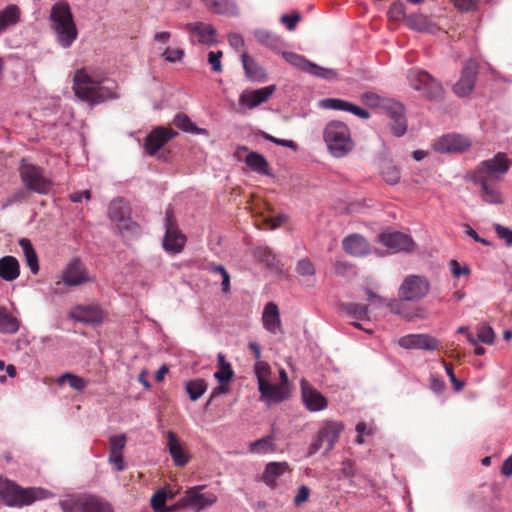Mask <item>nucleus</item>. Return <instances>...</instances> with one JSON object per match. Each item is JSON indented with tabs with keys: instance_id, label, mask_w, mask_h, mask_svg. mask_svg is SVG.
Here are the masks:
<instances>
[{
	"instance_id": "1",
	"label": "nucleus",
	"mask_w": 512,
	"mask_h": 512,
	"mask_svg": "<svg viewBox=\"0 0 512 512\" xmlns=\"http://www.w3.org/2000/svg\"><path fill=\"white\" fill-rule=\"evenodd\" d=\"M117 88V83L114 80L100 78L88 68L78 69L73 77L75 95L91 104L117 98Z\"/></svg>"
},
{
	"instance_id": "2",
	"label": "nucleus",
	"mask_w": 512,
	"mask_h": 512,
	"mask_svg": "<svg viewBox=\"0 0 512 512\" xmlns=\"http://www.w3.org/2000/svg\"><path fill=\"white\" fill-rule=\"evenodd\" d=\"M53 494L39 487L23 488L16 482L0 477V503L13 508H22L52 497Z\"/></svg>"
},
{
	"instance_id": "3",
	"label": "nucleus",
	"mask_w": 512,
	"mask_h": 512,
	"mask_svg": "<svg viewBox=\"0 0 512 512\" xmlns=\"http://www.w3.org/2000/svg\"><path fill=\"white\" fill-rule=\"evenodd\" d=\"M49 19L56 42L64 49L71 47L78 37V30L69 4L56 2L51 7Z\"/></svg>"
},
{
	"instance_id": "4",
	"label": "nucleus",
	"mask_w": 512,
	"mask_h": 512,
	"mask_svg": "<svg viewBox=\"0 0 512 512\" xmlns=\"http://www.w3.org/2000/svg\"><path fill=\"white\" fill-rule=\"evenodd\" d=\"M328 153L334 158H343L354 149V141L348 125L339 120L328 122L322 132Z\"/></svg>"
},
{
	"instance_id": "5",
	"label": "nucleus",
	"mask_w": 512,
	"mask_h": 512,
	"mask_svg": "<svg viewBox=\"0 0 512 512\" xmlns=\"http://www.w3.org/2000/svg\"><path fill=\"white\" fill-rule=\"evenodd\" d=\"M18 171L21 182L28 192L48 195L52 191L54 182L46 174L43 167L23 158L20 161Z\"/></svg>"
},
{
	"instance_id": "6",
	"label": "nucleus",
	"mask_w": 512,
	"mask_h": 512,
	"mask_svg": "<svg viewBox=\"0 0 512 512\" xmlns=\"http://www.w3.org/2000/svg\"><path fill=\"white\" fill-rule=\"evenodd\" d=\"M343 430L344 424L341 421H322L317 436L309 447L308 455L311 456L322 448L325 449L324 455H327L334 448Z\"/></svg>"
},
{
	"instance_id": "7",
	"label": "nucleus",
	"mask_w": 512,
	"mask_h": 512,
	"mask_svg": "<svg viewBox=\"0 0 512 512\" xmlns=\"http://www.w3.org/2000/svg\"><path fill=\"white\" fill-rule=\"evenodd\" d=\"M408 85L428 99H436L442 95V85L427 71L413 67L407 71Z\"/></svg>"
},
{
	"instance_id": "8",
	"label": "nucleus",
	"mask_w": 512,
	"mask_h": 512,
	"mask_svg": "<svg viewBox=\"0 0 512 512\" xmlns=\"http://www.w3.org/2000/svg\"><path fill=\"white\" fill-rule=\"evenodd\" d=\"M63 512H114L112 506L92 495L68 496L59 502Z\"/></svg>"
},
{
	"instance_id": "9",
	"label": "nucleus",
	"mask_w": 512,
	"mask_h": 512,
	"mask_svg": "<svg viewBox=\"0 0 512 512\" xmlns=\"http://www.w3.org/2000/svg\"><path fill=\"white\" fill-rule=\"evenodd\" d=\"M511 160L505 153L499 152L493 158L480 162L474 171V178L501 181L509 171Z\"/></svg>"
},
{
	"instance_id": "10",
	"label": "nucleus",
	"mask_w": 512,
	"mask_h": 512,
	"mask_svg": "<svg viewBox=\"0 0 512 512\" xmlns=\"http://www.w3.org/2000/svg\"><path fill=\"white\" fill-rule=\"evenodd\" d=\"M108 216L123 235L139 233V226L131 220L130 207L122 199H116L110 203Z\"/></svg>"
},
{
	"instance_id": "11",
	"label": "nucleus",
	"mask_w": 512,
	"mask_h": 512,
	"mask_svg": "<svg viewBox=\"0 0 512 512\" xmlns=\"http://www.w3.org/2000/svg\"><path fill=\"white\" fill-rule=\"evenodd\" d=\"M430 290L428 279L420 275H408L399 287V297L402 300L414 302L427 296Z\"/></svg>"
},
{
	"instance_id": "12",
	"label": "nucleus",
	"mask_w": 512,
	"mask_h": 512,
	"mask_svg": "<svg viewBox=\"0 0 512 512\" xmlns=\"http://www.w3.org/2000/svg\"><path fill=\"white\" fill-rule=\"evenodd\" d=\"M380 111L390 119L391 130L396 137H401L406 133L408 124L405 107L401 102L388 98Z\"/></svg>"
},
{
	"instance_id": "13",
	"label": "nucleus",
	"mask_w": 512,
	"mask_h": 512,
	"mask_svg": "<svg viewBox=\"0 0 512 512\" xmlns=\"http://www.w3.org/2000/svg\"><path fill=\"white\" fill-rule=\"evenodd\" d=\"M479 65L476 60H468L461 70L459 80L453 85V92L460 98L469 96L476 84Z\"/></svg>"
},
{
	"instance_id": "14",
	"label": "nucleus",
	"mask_w": 512,
	"mask_h": 512,
	"mask_svg": "<svg viewBox=\"0 0 512 512\" xmlns=\"http://www.w3.org/2000/svg\"><path fill=\"white\" fill-rule=\"evenodd\" d=\"M186 243V237L181 233L173 220V213L167 210L165 217V236L163 247L167 252L180 253Z\"/></svg>"
},
{
	"instance_id": "15",
	"label": "nucleus",
	"mask_w": 512,
	"mask_h": 512,
	"mask_svg": "<svg viewBox=\"0 0 512 512\" xmlns=\"http://www.w3.org/2000/svg\"><path fill=\"white\" fill-rule=\"evenodd\" d=\"M205 485H198L186 490L180 499L182 506L194 507L197 510L208 508L216 503L217 496L213 492H203Z\"/></svg>"
},
{
	"instance_id": "16",
	"label": "nucleus",
	"mask_w": 512,
	"mask_h": 512,
	"mask_svg": "<svg viewBox=\"0 0 512 512\" xmlns=\"http://www.w3.org/2000/svg\"><path fill=\"white\" fill-rule=\"evenodd\" d=\"M378 239L391 253L412 252L415 248L413 239L401 232L384 231Z\"/></svg>"
},
{
	"instance_id": "17",
	"label": "nucleus",
	"mask_w": 512,
	"mask_h": 512,
	"mask_svg": "<svg viewBox=\"0 0 512 512\" xmlns=\"http://www.w3.org/2000/svg\"><path fill=\"white\" fill-rule=\"evenodd\" d=\"M178 133L164 126L153 129L145 138L144 150L150 156H156L161 148Z\"/></svg>"
},
{
	"instance_id": "18",
	"label": "nucleus",
	"mask_w": 512,
	"mask_h": 512,
	"mask_svg": "<svg viewBox=\"0 0 512 512\" xmlns=\"http://www.w3.org/2000/svg\"><path fill=\"white\" fill-rule=\"evenodd\" d=\"M275 91V85H268L254 90L246 89L239 96V105L249 110L255 109L268 101Z\"/></svg>"
},
{
	"instance_id": "19",
	"label": "nucleus",
	"mask_w": 512,
	"mask_h": 512,
	"mask_svg": "<svg viewBox=\"0 0 512 512\" xmlns=\"http://www.w3.org/2000/svg\"><path fill=\"white\" fill-rule=\"evenodd\" d=\"M301 396L305 408L310 412L323 411L328 407L327 398L310 386L305 379L300 382Z\"/></svg>"
},
{
	"instance_id": "20",
	"label": "nucleus",
	"mask_w": 512,
	"mask_h": 512,
	"mask_svg": "<svg viewBox=\"0 0 512 512\" xmlns=\"http://www.w3.org/2000/svg\"><path fill=\"white\" fill-rule=\"evenodd\" d=\"M62 281L67 286H79L91 281L85 265L78 258L72 259L65 267Z\"/></svg>"
},
{
	"instance_id": "21",
	"label": "nucleus",
	"mask_w": 512,
	"mask_h": 512,
	"mask_svg": "<svg viewBox=\"0 0 512 512\" xmlns=\"http://www.w3.org/2000/svg\"><path fill=\"white\" fill-rule=\"evenodd\" d=\"M399 346L404 349H420L434 351L439 347V341L428 334H408L398 340Z\"/></svg>"
},
{
	"instance_id": "22",
	"label": "nucleus",
	"mask_w": 512,
	"mask_h": 512,
	"mask_svg": "<svg viewBox=\"0 0 512 512\" xmlns=\"http://www.w3.org/2000/svg\"><path fill=\"white\" fill-rule=\"evenodd\" d=\"M470 146V139L460 134L444 135L434 145L435 150L439 153L462 152Z\"/></svg>"
},
{
	"instance_id": "23",
	"label": "nucleus",
	"mask_w": 512,
	"mask_h": 512,
	"mask_svg": "<svg viewBox=\"0 0 512 512\" xmlns=\"http://www.w3.org/2000/svg\"><path fill=\"white\" fill-rule=\"evenodd\" d=\"M318 107L325 110L345 111L361 119H369L370 113L353 103L340 98H325L318 102Z\"/></svg>"
},
{
	"instance_id": "24",
	"label": "nucleus",
	"mask_w": 512,
	"mask_h": 512,
	"mask_svg": "<svg viewBox=\"0 0 512 512\" xmlns=\"http://www.w3.org/2000/svg\"><path fill=\"white\" fill-rule=\"evenodd\" d=\"M260 400L268 406L274 403H280L288 399L289 388L284 385L273 384L270 381L258 387Z\"/></svg>"
},
{
	"instance_id": "25",
	"label": "nucleus",
	"mask_w": 512,
	"mask_h": 512,
	"mask_svg": "<svg viewBox=\"0 0 512 512\" xmlns=\"http://www.w3.org/2000/svg\"><path fill=\"white\" fill-rule=\"evenodd\" d=\"M262 324L272 334L282 332L280 312L276 303L272 301L266 303L262 312Z\"/></svg>"
},
{
	"instance_id": "26",
	"label": "nucleus",
	"mask_w": 512,
	"mask_h": 512,
	"mask_svg": "<svg viewBox=\"0 0 512 512\" xmlns=\"http://www.w3.org/2000/svg\"><path fill=\"white\" fill-rule=\"evenodd\" d=\"M71 317L78 322L96 325L102 322L103 312L97 305L77 306L71 311Z\"/></svg>"
},
{
	"instance_id": "27",
	"label": "nucleus",
	"mask_w": 512,
	"mask_h": 512,
	"mask_svg": "<svg viewBox=\"0 0 512 512\" xmlns=\"http://www.w3.org/2000/svg\"><path fill=\"white\" fill-rule=\"evenodd\" d=\"M343 249L352 256H365L371 252L368 241L359 234H351L342 241Z\"/></svg>"
},
{
	"instance_id": "28",
	"label": "nucleus",
	"mask_w": 512,
	"mask_h": 512,
	"mask_svg": "<svg viewBox=\"0 0 512 512\" xmlns=\"http://www.w3.org/2000/svg\"><path fill=\"white\" fill-rule=\"evenodd\" d=\"M289 471V464L285 461L269 462L263 471L262 480L267 486L274 488L277 486L279 478Z\"/></svg>"
},
{
	"instance_id": "29",
	"label": "nucleus",
	"mask_w": 512,
	"mask_h": 512,
	"mask_svg": "<svg viewBox=\"0 0 512 512\" xmlns=\"http://www.w3.org/2000/svg\"><path fill=\"white\" fill-rule=\"evenodd\" d=\"M474 182L480 186V195L484 202L493 205H498L503 202L502 195L495 185L497 181L487 180L486 178H474Z\"/></svg>"
},
{
	"instance_id": "30",
	"label": "nucleus",
	"mask_w": 512,
	"mask_h": 512,
	"mask_svg": "<svg viewBox=\"0 0 512 512\" xmlns=\"http://www.w3.org/2000/svg\"><path fill=\"white\" fill-rule=\"evenodd\" d=\"M167 447L175 465L184 466L187 464L189 460L187 452L183 444L171 431L167 432Z\"/></svg>"
},
{
	"instance_id": "31",
	"label": "nucleus",
	"mask_w": 512,
	"mask_h": 512,
	"mask_svg": "<svg viewBox=\"0 0 512 512\" xmlns=\"http://www.w3.org/2000/svg\"><path fill=\"white\" fill-rule=\"evenodd\" d=\"M187 31H190L198 36V41L205 45H212L216 43V30L210 25L203 22L189 23L185 26Z\"/></svg>"
},
{
	"instance_id": "32",
	"label": "nucleus",
	"mask_w": 512,
	"mask_h": 512,
	"mask_svg": "<svg viewBox=\"0 0 512 512\" xmlns=\"http://www.w3.org/2000/svg\"><path fill=\"white\" fill-rule=\"evenodd\" d=\"M241 61L245 70L246 77L252 82H263L266 79L265 69L259 65L254 59L250 58L247 53L241 54Z\"/></svg>"
},
{
	"instance_id": "33",
	"label": "nucleus",
	"mask_w": 512,
	"mask_h": 512,
	"mask_svg": "<svg viewBox=\"0 0 512 512\" xmlns=\"http://www.w3.org/2000/svg\"><path fill=\"white\" fill-rule=\"evenodd\" d=\"M20 18V8L15 4H9L0 10V35L15 26L20 21Z\"/></svg>"
},
{
	"instance_id": "34",
	"label": "nucleus",
	"mask_w": 512,
	"mask_h": 512,
	"mask_svg": "<svg viewBox=\"0 0 512 512\" xmlns=\"http://www.w3.org/2000/svg\"><path fill=\"white\" fill-rule=\"evenodd\" d=\"M20 275L18 260L13 256H4L0 259V278L11 282Z\"/></svg>"
},
{
	"instance_id": "35",
	"label": "nucleus",
	"mask_w": 512,
	"mask_h": 512,
	"mask_svg": "<svg viewBox=\"0 0 512 512\" xmlns=\"http://www.w3.org/2000/svg\"><path fill=\"white\" fill-rule=\"evenodd\" d=\"M254 36L259 43L271 50L280 51L284 47L283 40L278 35L270 31L258 29L254 31Z\"/></svg>"
},
{
	"instance_id": "36",
	"label": "nucleus",
	"mask_w": 512,
	"mask_h": 512,
	"mask_svg": "<svg viewBox=\"0 0 512 512\" xmlns=\"http://www.w3.org/2000/svg\"><path fill=\"white\" fill-rule=\"evenodd\" d=\"M340 310L348 317L358 321H369V307L359 303H342L339 306Z\"/></svg>"
},
{
	"instance_id": "37",
	"label": "nucleus",
	"mask_w": 512,
	"mask_h": 512,
	"mask_svg": "<svg viewBox=\"0 0 512 512\" xmlns=\"http://www.w3.org/2000/svg\"><path fill=\"white\" fill-rule=\"evenodd\" d=\"M20 327L19 320L5 307H0V333L15 334Z\"/></svg>"
},
{
	"instance_id": "38",
	"label": "nucleus",
	"mask_w": 512,
	"mask_h": 512,
	"mask_svg": "<svg viewBox=\"0 0 512 512\" xmlns=\"http://www.w3.org/2000/svg\"><path fill=\"white\" fill-rule=\"evenodd\" d=\"M246 165L254 172L262 175H268V162L263 155L257 152H249L245 158Z\"/></svg>"
},
{
	"instance_id": "39",
	"label": "nucleus",
	"mask_w": 512,
	"mask_h": 512,
	"mask_svg": "<svg viewBox=\"0 0 512 512\" xmlns=\"http://www.w3.org/2000/svg\"><path fill=\"white\" fill-rule=\"evenodd\" d=\"M249 453L257 455H266L275 451V443L273 436L262 437L251 442L248 447Z\"/></svg>"
},
{
	"instance_id": "40",
	"label": "nucleus",
	"mask_w": 512,
	"mask_h": 512,
	"mask_svg": "<svg viewBox=\"0 0 512 512\" xmlns=\"http://www.w3.org/2000/svg\"><path fill=\"white\" fill-rule=\"evenodd\" d=\"M19 245L23 251V254L26 258V261H27V264L30 268V271L33 273V274H36L38 273L39 271V265H38V257H37V254L35 252V249L33 248L32 246V243L29 239L27 238H22L20 241H19Z\"/></svg>"
},
{
	"instance_id": "41",
	"label": "nucleus",
	"mask_w": 512,
	"mask_h": 512,
	"mask_svg": "<svg viewBox=\"0 0 512 512\" xmlns=\"http://www.w3.org/2000/svg\"><path fill=\"white\" fill-rule=\"evenodd\" d=\"M306 73L327 81H334L338 79V72L335 69L319 66L311 61Z\"/></svg>"
},
{
	"instance_id": "42",
	"label": "nucleus",
	"mask_w": 512,
	"mask_h": 512,
	"mask_svg": "<svg viewBox=\"0 0 512 512\" xmlns=\"http://www.w3.org/2000/svg\"><path fill=\"white\" fill-rule=\"evenodd\" d=\"M381 177L388 185H396L400 182L401 174L397 166L391 162H384L381 166Z\"/></svg>"
},
{
	"instance_id": "43",
	"label": "nucleus",
	"mask_w": 512,
	"mask_h": 512,
	"mask_svg": "<svg viewBox=\"0 0 512 512\" xmlns=\"http://www.w3.org/2000/svg\"><path fill=\"white\" fill-rule=\"evenodd\" d=\"M185 390L191 401H197L206 392L207 384L203 379H194L186 383Z\"/></svg>"
},
{
	"instance_id": "44",
	"label": "nucleus",
	"mask_w": 512,
	"mask_h": 512,
	"mask_svg": "<svg viewBox=\"0 0 512 512\" xmlns=\"http://www.w3.org/2000/svg\"><path fill=\"white\" fill-rule=\"evenodd\" d=\"M218 360H219V368L214 373V377L220 382L221 384H226L230 381V379L233 376V371L230 367V364L225 361V357L223 354H218Z\"/></svg>"
},
{
	"instance_id": "45",
	"label": "nucleus",
	"mask_w": 512,
	"mask_h": 512,
	"mask_svg": "<svg viewBox=\"0 0 512 512\" xmlns=\"http://www.w3.org/2000/svg\"><path fill=\"white\" fill-rule=\"evenodd\" d=\"M66 381H68L71 388L77 391H82L88 384L84 378H81L72 373H65L61 375L57 380L58 384L60 385L64 384Z\"/></svg>"
},
{
	"instance_id": "46",
	"label": "nucleus",
	"mask_w": 512,
	"mask_h": 512,
	"mask_svg": "<svg viewBox=\"0 0 512 512\" xmlns=\"http://www.w3.org/2000/svg\"><path fill=\"white\" fill-rule=\"evenodd\" d=\"M405 300L401 298L398 300H393L389 303L390 309L394 314L401 315L403 318L407 320H413L419 317V314L414 311H408L405 309Z\"/></svg>"
},
{
	"instance_id": "47",
	"label": "nucleus",
	"mask_w": 512,
	"mask_h": 512,
	"mask_svg": "<svg viewBox=\"0 0 512 512\" xmlns=\"http://www.w3.org/2000/svg\"><path fill=\"white\" fill-rule=\"evenodd\" d=\"M203 4L212 12L217 14H227L232 5L230 0H201Z\"/></svg>"
},
{
	"instance_id": "48",
	"label": "nucleus",
	"mask_w": 512,
	"mask_h": 512,
	"mask_svg": "<svg viewBox=\"0 0 512 512\" xmlns=\"http://www.w3.org/2000/svg\"><path fill=\"white\" fill-rule=\"evenodd\" d=\"M174 123L178 128H180L184 132L199 134L203 131L202 129L197 128L195 124H193L192 121L189 119V117L184 114L176 115L174 118Z\"/></svg>"
},
{
	"instance_id": "49",
	"label": "nucleus",
	"mask_w": 512,
	"mask_h": 512,
	"mask_svg": "<svg viewBox=\"0 0 512 512\" xmlns=\"http://www.w3.org/2000/svg\"><path fill=\"white\" fill-rule=\"evenodd\" d=\"M282 56L291 65L301 69L304 72L307 71L310 61L302 55L293 52H282Z\"/></svg>"
},
{
	"instance_id": "50",
	"label": "nucleus",
	"mask_w": 512,
	"mask_h": 512,
	"mask_svg": "<svg viewBox=\"0 0 512 512\" xmlns=\"http://www.w3.org/2000/svg\"><path fill=\"white\" fill-rule=\"evenodd\" d=\"M387 99L388 98L381 97L377 93L371 91L365 92L361 95V100L365 105L371 108H378L380 110Z\"/></svg>"
},
{
	"instance_id": "51",
	"label": "nucleus",
	"mask_w": 512,
	"mask_h": 512,
	"mask_svg": "<svg viewBox=\"0 0 512 512\" xmlns=\"http://www.w3.org/2000/svg\"><path fill=\"white\" fill-rule=\"evenodd\" d=\"M254 371L258 381V387L270 381L271 369L267 363L258 361L255 364Z\"/></svg>"
},
{
	"instance_id": "52",
	"label": "nucleus",
	"mask_w": 512,
	"mask_h": 512,
	"mask_svg": "<svg viewBox=\"0 0 512 512\" xmlns=\"http://www.w3.org/2000/svg\"><path fill=\"white\" fill-rule=\"evenodd\" d=\"M484 344L492 345L495 341V332L489 325H481L477 328V338Z\"/></svg>"
},
{
	"instance_id": "53",
	"label": "nucleus",
	"mask_w": 512,
	"mask_h": 512,
	"mask_svg": "<svg viewBox=\"0 0 512 512\" xmlns=\"http://www.w3.org/2000/svg\"><path fill=\"white\" fill-rule=\"evenodd\" d=\"M161 56L163 59L170 63L180 62L184 57V51L182 49H171L169 47L161 48Z\"/></svg>"
},
{
	"instance_id": "54",
	"label": "nucleus",
	"mask_w": 512,
	"mask_h": 512,
	"mask_svg": "<svg viewBox=\"0 0 512 512\" xmlns=\"http://www.w3.org/2000/svg\"><path fill=\"white\" fill-rule=\"evenodd\" d=\"M296 271L301 276H313L315 274L314 265L308 258L301 259L297 263Z\"/></svg>"
},
{
	"instance_id": "55",
	"label": "nucleus",
	"mask_w": 512,
	"mask_h": 512,
	"mask_svg": "<svg viewBox=\"0 0 512 512\" xmlns=\"http://www.w3.org/2000/svg\"><path fill=\"white\" fill-rule=\"evenodd\" d=\"M259 135L265 139V140H268L276 145H279V146H283V147H287V148H291L293 150H296V144L294 141L292 140H286V139H279V138H276L270 134H268L267 132H264V131H260Z\"/></svg>"
},
{
	"instance_id": "56",
	"label": "nucleus",
	"mask_w": 512,
	"mask_h": 512,
	"mask_svg": "<svg viewBox=\"0 0 512 512\" xmlns=\"http://www.w3.org/2000/svg\"><path fill=\"white\" fill-rule=\"evenodd\" d=\"M110 452L122 453L126 445L124 434L115 435L110 438Z\"/></svg>"
},
{
	"instance_id": "57",
	"label": "nucleus",
	"mask_w": 512,
	"mask_h": 512,
	"mask_svg": "<svg viewBox=\"0 0 512 512\" xmlns=\"http://www.w3.org/2000/svg\"><path fill=\"white\" fill-rule=\"evenodd\" d=\"M494 228L498 237L504 240L508 246H512V230L500 224H496Z\"/></svg>"
},
{
	"instance_id": "58",
	"label": "nucleus",
	"mask_w": 512,
	"mask_h": 512,
	"mask_svg": "<svg viewBox=\"0 0 512 512\" xmlns=\"http://www.w3.org/2000/svg\"><path fill=\"white\" fill-rule=\"evenodd\" d=\"M165 502L166 500L164 499L159 490L152 495L150 500L151 507L154 510V512H163L164 507H166Z\"/></svg>"
},
{
	"instance_id": "59",
	"label": "nucleus",
	"mask_w": 512,
	"mask_h": 512,
	"mask_svg": "<svg viewBox=\"0 0 512 512\" xmlns=\"http://www.w3.org/2000/svg\"><path fill=\"white\" fill-rule=\"evenodd\" d=\"M221 57H222L221 51H217V52L211 51L208 53V62L211 65L212 70L215 72L222 71Z\"/></svg>"
},
{
	"instance_id": "60",
	"label": "nucleus",
	"mask_w": 512,
	"mask_h": 512,
	"mask_svg": "<svg viewBox=\"0 0 512 512\" xmlns=\"http://www.w3.org/2000/svg\"><path fill=\"white\" fill-rule=\"evenodd\" d=\"M310 490L307 486L303 485L298 489L297 494L294 497V504L295 506H300L301 504L305 503L309 499Z\"/></svg>"
},
{
	"instance_id": "61",
	"label": "nucleus",
	"mask_w": 512,
	"mask_h": 512,
	"mask_svg": "<svg viewBox=\"0 0 512 512\" xmlns=\"http://www.w3.org/2000/svg\"><path fill=\"white\" fill-rule=\"evenodd\" d=\"M450 269L454 277L459 278L462 275H468L470 273V269L468 266H460V264L456 260L450 261Z\"/></svg>"
},
{
	"instance_id": "62",
	"label": "nucleus",
	"mask_w": 512,
	"mask_h": 512,
	"mask_svg": "<svg viewBox=\"0 0 512 512\" xmlns=\"http://www.w3.org/2000/svg\"><path fill=\"white\" fill-rule=\"evenodd\" d=\"M109 463L113 465V467L117 471H122L124 469V461L122 453L110 452L109 453Z\"/></svg>"
},
{
	"instance_id": "63",
	"label": "nucleus",
	"mask_w": 512,
	"mask_h": 512,
	"mask_svg": "<svg viewBox=\"0 0 512 512\" xmlns=\"http://www.w3.org/2000/svg\"><path fill=\"white\" fill-rule=\"evenodd\" d=\"M299 20H300L299 14H293V15L284 14L281 16V22L286 25V27L289 31H292L295 29V26L299 22Z\"/></svg>"
},
{
	"instance_id": "64",
	"label": "nucleus",
	"mask_w": 512,
	"mask_h": 512,
	"mask_svg": "<svg viewBox=\"0 0 512 512\" xmlns=\"http://www.w3.org/2000/svg\"><path fill=\"white\" fill-rule=\"evenodd\" d=\"M228 42L230 46L237 51L241 50L244 47V39L238 33L229 34Z\"/></svg>"
}]
</instances>
